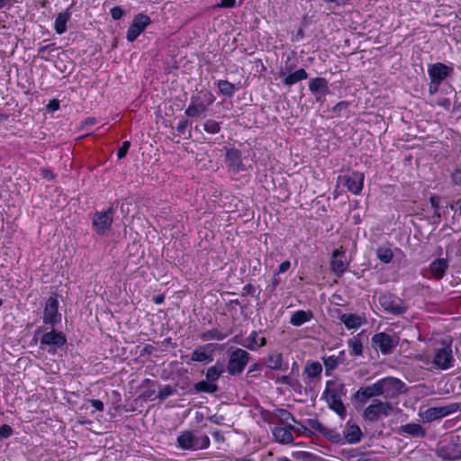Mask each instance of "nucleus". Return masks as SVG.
I'll return each mask as SVG.
<instances>
[{
	"label": "nucleus",
	"instance_id": "nucleus-1",
	"mask_svg": "<svg viewBox=\"0 0 461 461\" xmlns=\"http://www.w3.org/2000/svg\"><path fill=\"white\" fill-rule=\"evenodd\" d=\"M346 393L345 384L336 380H328L322 393V398L326 401L329 408L341 419H344L347 415L346 407L342 402V397Z\"/></svg>",
	"mask_w": 461,
	"mask_h": 461
},
{
	"label": "nucleus",
	"instance_id": "nucleus-2",
	"mask_svg": "<svg viewBox=\"0 0 461 461\" xmlns=\"http://www.w3.org/2000/svg\"><path fill=\"white\" fill-rule=\"evenodd\" d=\"M214 101L215 96L210 90L202 89L192 95L185 114L189 118H204Z\"/></svg>",
	"mask_w": 461,
	"mask_h": 461
},
{
	"label": "nucleus",
	"instance_id": "nucleus-3",
	"mask_svg": "<svg viewBox=\"0 0 461 461\" xmlns=\"http://www.w3.org/2000/svg\"><path fill=\"white\" fill-rule=\"evenodd\" d=\"M211 445L208 435L199 434L197 430L185 429L180 431L176 447L185 451H198L207 449Z\"/></svg>",
	"mask_w": 461,
	"mask_h": 461
},
{
	"label": "nucleus",
	"instance_id": "nucleus-4",
	"mask_svg": "<svg viewBox=\"0 0 461 461\" xmlns=\"http://www.w3.org/2000/svg\"><path fill=\"white\" fill-rule=\"evenodd\" d=\"M41 334L40 348L50 354H55L58 348H62L67 343L66 335L52 327L50 330L43 327H38L34 332V337Z\"/></svg>",
	"mask_w": 461,
	"mask_h": 461
},
{
	"label": "nucleus",
	"instance_id": "nucleus-5",
	"mask_svg": "<svg viewBox=\"0 0 461 461\" xmlns=\"http://www.w3.org/2000/svg\"><path fill=\"white\" fill-rule=\"evenodd\" d=\"M454 73L453 66L446 65L442 62H436L428 66V75L429 77V93L433 95L438 92L440 85Z\"/></svg>",
	"mask_w": 461,
	"mask_h": 461
},
{
	"label": "nucleus",
	"instance_id": "nucleus-6",
	"mask_svg": "<svg viewBox=\"0 0 461 461\" xmlns=\"http://www.w3.org/2000/svg\"><path fill=\"white\" fill-rule=\"evenodd\" d=\"M435 455L441 461L461 460V444L455 438L442 440L437 445Z\"/></svg>",
	"mask_w": 461,
	"mask_h": 461
},
{
	"label": "nucleus",
	"instance_id": "nucleus-7",
	"mask_svg": "<svg viewBox=\"0 0 461 461\" xmlns=\"http://www.w3.org/2000/svg\"><path fill=\"white\" fill-rule=\"evenodd\" d=\"M113 208L110 207L106 211L95 212L92 218V225L95 231L100 236L107 235L113 221Z\"/></svg>",
	"mask_w": 461,
	"mask_h": 461
},
{
	"label": "nucleus",
	"instance_id": "nucleus-8",
	"mask_svg": "<svg viewBox=\"0 0 461 461\" xmlns=\"http://www.w3.org/2000/svg\"><path fill=\"white\" fill-rule=\"evenodd\" d=\"M250 359V355L242 348H236L230 354L227 371L231 375L241 374Z\"/></svg>",
	"mask_w": 461,
	"mask_h": 461
},
{
	"label": "nucleus",
	"instance_id": "nucleus-9",
	"mask_svg": "<svg viewBox=\"0 0 461 461\" xmlns=\"http://www.w3.org/2000/svg\"><path fill=\"white\" fill-rule=\"evenodd\" d=\"M372 347L383 355H388L398 346L399 339L385 332H378L371 339Z\"/></svg>",
	"mask_w": 461,
	"mask_h": 461
},
{
	"label": "nucleus",
	"instance_id": "nucleus-10",
	"mask_svg": "<svg viewBox=\"0 0 461 461\" xmlns=\"http://www.w3.org/2000/svg\"><path fill=\"white\" fill-rule=\"evenodd\" d=\"M379 303L384 312L393 315H401L406 312L407 306L404 302L392 294H384L379 297Z\"/></svg>",
	"mask_w": 461,
	"mask_h": 461
},
{
	"label": "nucleus",
	"instance_id": "nucleus-11",
	"mask_svg": "<svg viewBox=\"0 0 461 461\" xmlns=\"http://www.w3.org/2000/svg\"><path fill=\"white\" fill-rule=\"evenodd\" d=\"M377 382L381 394L385 398H393L405 391V384L394 377H385Z\"/></svg>",
	"mask_w": 461,
	"mask_h": 461
},
{
	"label": "nucleus",
	"instance_id": "nucleus-12",
	"mask_svg": "<svg viewBox=\"0 0 461 461\" xmlns=\"http://www.w3.org/2000/svg\"><path fill=\"white\" fill-rule=\"evenodd\" d=\"M392 411V406L388 402L375 401L374 403L368 405L363 411V418L368 421H376L383 417H387Z\"/></svg>",
	"mask_w": 461,
	"mask_h": 461
},
{
	"label": "nucleus",
	"instance_id": "nucleus-13",
	"mask_svg": "<svg viewBox=\"0 0 461 461\" xmlns=\"http://www.w3.org/2000/svg\"><path fill=\"white\" fill-rule=\"evenodd\" d=\"M459 404L455 402L445 406L430 407L420 413L425 422H431L442 419L458 411Z\"/></svg>",
	"mask_w": 461,
	"mask_h": 461
},
{
	"label": "nucleus",
	"instance_id": "nucleus-14",
	"mask_svg": "<svg viewBox=\"0 0 461 461\" xmlns=\"http://www.w3.org/2000/svg\"><path fill=\"white\" fill-rule=\"evenodd\" d=\"M364 173L352 171L348 174L339 176V182L343 185L348 191L354 194H359L364 185Z\"/></svg>",
	"mask_w": 461,
	"mask_h": 461
},
{
	"label": "nucleus",
	"instance_id": "nucleus-15",
	"mask_svg": "<svg viewBox=\"0 0 461 461\" xmlns=\"http://www.w3.org/2000/svg\"><path fill=\"white\" fill-rule=\"evenodd\" d=\"M61 321V314L59 312V301L56 296H50L44 306L42 321L45 325L54 327Z\"/></svg>",
	"mask_w": 461,
	"mask_h": 461
},
{
	"label": "nucleus",
	"instance_id": "nucleus-16",
	"mask_svg": "<svg viewBox=\"0 0 461 461\" xmlns=\"http://www.w3.org/2000/svg\"><path fill=\"white\" fill-rule=\"evenodd\" d=\"M216 348V345L213 343H208L204 345L198 346L193 351L191 355L190 361H187V364H191V362H199L203 364H208L213 361V352Z\"/></svg>",
	"mask_w": 461,
	"mask_h": 461
},
{
	"label": "nucleus",
	"instance_id": "nucleus-17",
	"mask_svg": "<svg viewBox=\"0 0 461 461\" xmlns=\"http://www.w3.org/2000/svg\"><path fill=\"white\" fill-rule=\"evenodd\" d=\"M150 23L151 20L148 15L143 14H137L128 28L127 40L130 42L134 41Z\"/></svg>",
	"mask_w": 461,
	"mask_h": 461
},
{
	"label": "nucleus",
	"instance_id": "nucleus-18",
	"mask_svg": "<svg viewBox=\"0 0 461 461\" xmlns=\"http://www.w3.org/2000/svg\"><path fill=\"white\" fill-rule=\"evenodd\" d=\"M454 362L455 359L450 346L437 349L433 358V364L437 367L442 370H447L454 366Z\"/></svg>",
	"mask_w": 461,
	"mask_h": 461
},
{
	"label": "nucleus",
	"instance_id": "nucleus-19",
	"mask_svg": "<svg viewBox=\"0 0 461 461\" xmlns=\"http://www.w3.org/2000/svg\"><path fill=\"white\" fill-rule=\"evenodd\" d=\"M348 264L346 262V253L340 249L332 252L330 259V269L337 276H341L347 270Z\"/></svg>",
	"mask_w": 461,
	"mask_h": 461
},
{
	"label": "nucleus",
	"instance_id": "nucleus-20",
	"mask_svg": "<svg viewBox=\"0 0 461 461\" xmlns=\"http://www.w3.org/2000/svg\"><path fill=\"white\" fill-rule=\"evenodd\" d=\"M225 163L229 170L234 173H239L245 169L242 163L241 152L234 148L227 149L225 154Z\"/></svg>",
	"mask_w": 461,
	"mask_h": 461
},
{
	"label": "nucleus",
	"instance_id": "nucleus-21",
	"mask_svg": "<svg viewBox=\"0 0 461 461\" xmlns=\"http://www.w3.org/2000/svg\"><path fill=\"white\" fill-rule=\"evenodd\" d=\"M309 90L315 95L316 101L321 102V98L329 93V83L324 77H314L309 81Z\"/></svg>",
	"mask_w": 461,
	"mask_h": 461
},
{
	"label": "nucleus",
	"instance_id": "nucleus-22",
	"mask_svg": "<svg viewBox=\"0 0 461 461\" xmlns=\"http://www.w3.org/2000/svg\"><path fill=\"white\" fill-rule=\"evenodd\" d=\"M294 425L276 426L272 429V435L275 440L283 445H289L294 442Z\"/></svg>",
	"mask_w": 461,
	"mask_h": 461
},
{
	"label": "nucleus",
	"instance_id": "nucleus-23",
	"mask_svg": "<svg viewBox=\"0 0 461 461\" xmlns=\"http://www.w3.org/2000/svg\"><path fill=\"white\" fill-rule=\"evenodd\" d=\"M381 391L379 388L378 382H375L372 385L360 387L354 394V398L361 402L366 403L370 398L375 396H381Z\"/></svg>",
	"mask_w": 461,
	"mask_h": 461
},
{
	"label": "nucleus",
	"instance_id": "nucleus-24",
	"mask_svg": "<svg viewBox=\"0 0 461 461\" xmlns=\"http://www.w3.org/2000/svg\"><path fill=\"white\" fill-rule=\"evenodd\" d=\"M266 344V338L258 337V332L256 330H253L247 338L243 339L242 342H240V345L251 351H256Z\"/></svg>",
	"mask_w": 461,
	"mask_h": 461
},
{
	"label": "nucleus",
	"instance_id": "nucleus-25",
	"mask_svg": "<svg viewBox=\"0 0 461 461\" xmlns=\"http://www.w3.org/2000/svg\"><path fill=\"white\" fill-rule=\"evenodd\" d=\"M447 268L448 262L447 259L437 258L429 264V271L433 278L439 280L445 276Z\"/></svg>",
	"mask_w": 461,
	"mask_h": 461
},
{
	"label": "nucleus",
	"instance_id": "nucleus-26",
	"mask_svg": "<svg viewBox=\"0 0 461 461\" xmlns=\"http://www.w3.org/2000/svg\"><path fill=\"white\" fill-rule=\"evenodd\" d=\"M231 332H232L231 330H227V331H223L221 330L213 328V329H211V330H205V331L202 332L199 335V338L203 341H207V340H219V341H221V340L225 339L228 336H230L231 334Z\"/></svg>",
	"mask_w": 461,
	"mask_h": 461
},
{
	"label": "nucleus",
	"instance_id": "nucleus-27",
	"mask_svg": "<svg viewBox=\"0 0 461 461\" xmlns=\"http://www.w3.org/2000/svg\"><path fill=\"white\" fill-rule=\"evenodd\" d=\"M279 76L281 77H285L283 82L285 86H293L297 82L304 80L308 77V74L303 68L297 69L296 71L290 73L287 76H285V72L281 71L279 73Z\"/></svg>",
	"mask_w": 461,
	"mask_h": 461
},
{
	"label": "nucleus",
	"instance_id": "nucleus-28",
	"mask_svg": "<svg viewBox=\"0 0 461 461\" xmlns=\"http://www.w3.org/2000/svg\"><path fill=\"white\" fill-rule=\"evenodd\" d=\"M399 430L401 434H407L414 438H424L426 436V430L418 423L402 425Z\"/></svg>",
	"mask_w": 461,
	"mask_h": 461
},
{
	"label": "nucleus",
	"instance_id": "nucleus-29",
	"mask_svg": "<svg viewBox=\"0 0 461 461\" xmlns=\"http://www.w3.org/2000/svg\"><path fill=\"white\" fill-rule=\"evenodd\" d=\"M339 320L348 330L358 329L365 322L362 317L354 313H343Z\"/></svg>",
	"mask_w": 461,
	"mask_h": 461
},
{
	"label": "nucleus",
	"instance_id": "nucleus-30",
	"mask_svg": "<svg viewBox=\"0 0 461 461\" xmlns=\"http://www.w3.org/2000/svg\"><path fill=\"white\" fill-rule=\"evenodd\" d=\"M344 436L348 443L356 444L361 440L362 432L357 425L348 423L344 430Z\"/></svg>",
	"mask_w": 461,
	"mask_h": 461
},
{
	"label": "nucleus",
	"instance_id": "nucleus-31",
	"mask_svg": "<svg viewBox=\"0 0 461 461\" xmlns=\"http://www.w3.org/2000/svg\"><path fill=\"white\" fill-rule=\"evenodd\" d=\"M71 14L68 9L59 13L54 23V30L58 34H63L67 31V23L70 20Z\"/></svg>",
	"mask_w": 461,
	"mask_h": 461
},
{
	"label": "nucleus",
	"instance_id": "nucleus-32",
	"mask_svg": "<svg viewBox=\"0 0 461 461\" xmlns=\"http://www.w3.org/2000/svg\"><path fill=\"white\" fill-rule=\"evenodd\" d=\"M312 317L313 314L311 311L299 310L291 316L290 323L298 327L311 321Z\"/></svg>",
	"mask_w": 461,
	"mask_h": 461
},
{
	"label": "nucleus",
	"instance_id": "nucleus-33",
	"mask_svg": "<svg viewBox=\"0 0 461 461\" xmlns=\"http://www.w3.org/2000/svg\"><path fill=\"white\" fill-rule=\"evenodd\" d=\"M276 384H285L291 387L294 392L301 393L303 385L298 381V379L294 378L291 375H281L277 376L276 379Z\"/></svg>",
	"mask_w": 461,
	"mask_h": 461
},
{
	"label": "nucleus",
	"instance_id": "nucleus-34",
	"mask_svg": "<svg viewBox=\"0 0 461 461\" xmlns=\"http://www.w3.org/2000/svg\"><path fill=\"white\" fill-rule=\"evenodd\" d=\"M274 415L276 417L279 421L284 425H292L291 422L297 423V420L294 417V415L285 409L277 408L274 411Z\"/></svg>",
	"mask_w": 461,
	"mask_h": 461
},
{
	"label": "nucleus",
	"instance_id": "nucleus-35",
	"mask_svg": "<svg viewBox=\"0 0 461 461\" xmlns=\"http://www.w3.org/2000/svg\"><path fill=\"white\" fill-rule=\"evenodd\" d=\"M194 388L198 393H214L218 391V385L216 383H212L206 379V381H200L194 384Z\"/></svg>",
	"mask_w": 461,
	"mask_h": 461
},
{
	"label": "nucleus",
	"instance_id": "nucleus-36",
	"mask_svg": "<svg viewBox=\"0 0 461 461\" xmlns=\"http://www.w3.org/2000/svg\"><path fill=\"white\" fill-rule=\"evenodd\" d=\"M322 361L325 367V375L327 376L330 375V372L336 369L338 366L342 362V360L339 359V357L335 356L323 357Z\"/></svg>",
	"mask_w": 461,
	"mask_h": 461
},
{
	"label": "nucleus",
	"instance_id": "nucleus-37",
	"mask_svg": "<svg viewBox=\"0 0 461 461\" xmlns=\"http://www.w3.org/2000/svg\"><path fill=\"white\" fill-rule=\"evenodd\" d=\"M217 87L221 95L227 97H231L236 90V86L234 84L229 82L228 80H219L217 83Z\"/></svg>",
	"mask_w": 461,
	"mask_h": 461
},
{
	"label": "nucleus",
	"instance_id": "nucleus-38",
	"mask_svg": "<svg viewBox=\"0 0 461 461\" xmlns=\"http://www.w3.org/2000/svg\"><path fill=\"white\" fill-rule=\"evenodd\" d=\"M348 346L351 356H361L363 354V344L359 338L353 337L348 340Z\"/></svg>",
	"mask_w": 461,
	"mask_h": 461
},
{
	"label": "nucleus",
	"instance_id": "nucleus-39",
	"mask_svg": "<svg viewBox=\"0 0 461 461\" xmlns=\"http://www.w3.org/2000/svg\"><path fill=\"white\" fill-rule=\"evenodd\" d=\"M283 357L281 353L274 352L267 356V366L273 370H279L282 367Z\"/></svg>",
	"mask_w": 461,
	"mask_h": 461
},
{
	"label": "nucleus",
	"instance_id": "nucleus-40",
	"mask_svg": "<svg viewBox=\"0 0 461 461\" xmlns=\"http://www.w3.org/2000/svg\"><path fill=\"white\" fill-rule=\"evenodd\" d=\"M322 371V366L319 362L308 363L303 370V373L311 378L320 376Z\"/></svg>",
	"mask_w": 461,
	"mask_h": 461
},
{
	"label": "nucleus",
	"instance_id": "nucleus-41",
	"mask_svg": "<svg viewBox=\"0 0 461 461\" xmlns=\"http://www.w3.org/2000/svg\"><path fill=\"white\" fill-rule=\"evenodd\" d=\"M376 257L381 262L388 264L393 258V252L390 248L381 246L376 249Z\"/></svg>",
	"mask_w": 461,
	"mask_h": 461
},
{
	"label": "nucleus",
	"instance_id": "nucleus-42",
	"mask_svg": "<svg viewBox=\"0 0 461 461\" xmlns=\"http://www.w3.org/2000/svg\"><path fill=\"white\" fill-rule=\"evenodd\" d=\"M224 369L219 365L209 367L206 371V379L212 383H215L223 374Z\"/></svg>",
	"mask_w": 461,
	"mask_h": 461
},
{
	"label": "nucleus",
	"instance_id": "nucleus-43",
	"mask_svg": "<svg viewBox=\"0 0 461 461\" xmlns=\"http://www.w3.org/2000/svg\"><path fill=\"white\" fill-rule=\"evenodd\" d=\"M221 122H217L213 119H208L203 123V130L210 134H216L220 132Z\"/></svg>",
	"mask_w": 461,
	"mask_h": 461
},
{
	"label": "nucleus",
	"instance_id": "nucleus-44",
	"mask_svg": "<svg viewBox=\"0 0 461 461\" xmlns=\"http://www.w3.org/2000/svg\"><path fill=\"white\" fill-rule=\"evenodd\" d=\"M308 425L311 427V429H314L315 431H318L319 433L325 435L326 434V427L323 426L319 420L317 419H308L307 420Z\"/></svg>",
	"mask_w": 461,
	"mask_h": 461
},
{
	"label": "nucleus",
	"instance_id": "nucleus-45",
	"mask_svg": "<svg viewBox=\"0 0 461 461\" xmlns=\"http://www.w3.org/2000/svg\"><path fill=\"white\" fill-rule=\"evenodd\" d=\"M175 390L172 388V386L167 384L162 389L159 390L158 397L163 401L172 395L174 393Z\"/></svg>",
	"mask_w": 461,
	"mask_h": 461
},
{
	"label": "nucleus",
	"instance_id": "nucleus-46",
	"mask_svg": "<svg viewBox=\"0 0 461 461\" xmlns=\"http://www.w3.org/2000/svg\"><path fill=\"white\" fill-rule=\"evenodd\" d=\"M13 434V429L7 424H4L0 427V440L8 438Z\"/></svg>",
	"mask_w": 461,
	"mask_h": 461
},
{
	"label": "nucleus",
	"instance_id": "nucleus-47",
	"mask_svg": "<svg viewBox=\"0 0 461 461\" xmlns=\"http://www.w3.org/2000/svg\"><path fill=\"white\" fill-rule=\"evenodd\" d=\"M131 143L128 140H125L122 143V146L119 148L117 151V157L119 159L124 158L130 149Z\"/></svg>",
	"mask_w": 461,
	"mask_h": 461
},
{
	"label": "nucleus",
	"instance_id": "nucleus-48",
	"mask_svg": "<svg viewBox=\"0 0 461 461\" xmlns=\"http://www.w3.org/2000/svg\"><path fill=\"white\" fill-rule=\"evenodd\" d=\"M349 103L347 101H340L337 104H335L332 108V111L337 113L338 115H340V113L343 110H347L348 108Z\"/></svg>",
	"mask_w": 461,
	"mask_h": 461
},
{
	"label": "nucleus",
	"instance_id": "nucleus-49",
	"mask_svg": "<svg viewBox=\"0 0 461 461\" xmlns=\"http://www.w3.org/2000/svg\"><path fill=\"white\" fill-rule=\"evenodd\" d=\"M110 14L113 20H119L123 16L124 11L121 6H114L111 9Z\"/></svg>",
	"mask_w": 461,
	"mask_h": 461
},
{
	"label": "nucleus",
	"instance_id": "nucleus-50",
	"mask_svg": "<svg viewBox=\"0 0 461 461\" xmlns=\"http://www.w3.org/2000/svg\"><path fill=\"white\" fill-rule=\"evenodd\" d=\"M451 181L456 185H461V168H456L452 173Z\"/></svg>",
	"mask_w": 461,
	"mask_h": 461
},
{
	"label": "nucleus",
	"instance_id": "nucleus-51",
	"mask_svg": "<svg viewBox=\"0 0 461 461\" xmlns=\"http://www.w3.org/2000/svg\"><path fill=\"white\" fill-rule=\"evenodd\" d=\"M225 420V417L221 414H213L208 417V420L214 424H221L223 420Z\"/></svg>",
	"mask_w": 461,
	"mask_h": 461
},
{
	"label": "nucleus",
	"instance_id": "nucleus-52",
	"mask_svg": "<svg viewBox=\"0 0 461 461\" xmlns=\"http://www.w3.org/2000/svg\"><path fill=\"white\" fill-rule=\"evenodd\" d=\"M293 432H294L298 436H300V435H309L311 433L310 429L307 427L303 426V425H300L299 427H294V426Z\"/></svg>",
	"mask_w": 461,
	"mask_h": 461
},
{
	"label": "nucleus",
	"instance_id": "nucleus-53",
	"mask_svg": "<svg viewBox=\"0 0 461 461\" xmlns=\"http://www.w3.org/2000/svg\"><path fill=\"white\" fill-rule=\"evenodd\" d=\"M273 414L274 413H272L271 411H269L267 410H264V409H262L261 411H260V415H261L262 420L265 422H267V423H271L272 422Z\"/></svg>",
	"mask_w": 461,
	"mask_h": 461
},
{
	"label": "nucleus",
	"instance_id": "nucleus-54",
	"mask_svg": "<svg viewBox=\"0 0 461 461\" xmlns=\"http://www.w3.org/2000/svg\"><path fill=\"white\" fill-rule=\"evenodd\" d=\"M188 124H189V121L187 119L181 120L176 126V131L180 134H183L185 132V129L187 128Z\"/></svg>",
	"mask_w": 461,
	"mask_h": 461
},
{
	"label": "nucleus",
	"instance_id": "nucleus-55",
	"mask_svg": "<svg viewBox=\"0 0 461 461\" xmlns=\"http://www.w3.org/2000/svg\"><path fill=\"white\" fill-rule=\"evenodd\" d=\"M291 267V263L289 260H285L284 262H282L279 267H278V270L277 272L276 273V275H278V274H282V273H285Z\"/></svg>",
	"mask_w": 461,
	"mask_h": 461
},
{
	"label": "nucleus",
	"instance_id": "nucleus-56",
	"mask_svg": "<svg viewBox=\"0 0 461 461\" xmlns=\"http://www.w3.org/2000/svg\"><path fill=\"white\" fill-rule=\"evenodd\" d=\"M91 405L97 411H103L104 409V405L101 400L98 399H93L90 400Z\"/></svg>",
	"mask_w": 461,
	"mask_h": 461
},
{
	"label": "nucleus",
	"instance_id": "nucleus-57",
	"mask_svg": "<svg viewBox=\"0 0 461 461\" xmlns=\"http://www.w3.org/2000/svg\"><path fill=\"white\" fill-rule=\"evenodd\" d=\"M41 176L48 180H53L56 176V175L51 170L47 168H41Z\"/></svg>",
	"mask_w": 461,
	"mask_h": 461
},
{
	"label": "nucleus",
	"instance_id": "nucleus-58",
	"mask_svg": "<svg viewBox=\"0 0 461 461\" xmlns=\"http://www.w3.org/2000/svg\"><path fill=\"white\" fill-rule=\"evenodd\" d=\"M439 201H440V198H439V196H438V195H432V196H430V198H429V203H430V204H431V207H432L435 211L438 210V208H439Z\"/></svg>",
	"mask_w": 461,
	"mask_h": 461
},
{
	"label": "nucleus",
	"instance_id": "nucleus-59",
	"mask_svg": "<svg viewBox=\"0 0 461 461\" xmlns=\"http://www.w3.org/2000/svg\"><path fill=\"white\" fill-rule=\"evenodd\" d=\"M212 435L213 439L218 443H223L225 441V438L220 430H214L212 433Z\"/></svg>",
	"mask_w": 461,
	"mask_h": 461
},
{
	"label": "nucleus",
	"instance_id": "nucleus-60",
	"mask_svg": "<svg viewBox=\"0 0 461 461\" xmlns=\"http://www.w3.org/2000/svg\"><path fill=\"white\" fill-rule=\"evenodd\" d=\"M235 5V0H221V3L218 5L220 7L223 8H231Z\"/></svg>",
	"mask_w": 461,
	"mask_h": 461
},
{
	"label": "nucleus",
	"instance_id": "nucleus-61",
	"mask_svg": "<svg viewBox=\"0 0 461 461\" xmlns=\"http://www.w3.org/2000/svg\"><path fill=\"white\" fill-rule=\"evenodd\" d=\"M59 108V103L58 100H51L48 104V109L50 111H56Z\"/></svg>",
	"mask_w": 461,
	"mask_h": 461
},
{
	"label": "nucleus",
	"instance_id": "nucleus-62",
	"mask_svg": "<svg viewBox=\"0 0 461 461\" xmlns=\"http://www.w3.org/2000/svg\"><path fill=\"white\" fill-rule=\"evenodd\" d=\"M155 393V390H148L141 393L140 397L143 400H150L152 399L153 394Z\"/></svg>",
	"mask_w": 461,
	"mask_h": 461
},
{
	"label": "nucleus",
	"instance_id": "nucleus-63",
	"mask_svg": "<svg viewBox=\"0 0 461 461\" xmlns=\"http://www.w3.org/2000/svg\"><path fill=\"white\" fill-rule=\"evenodd\" d=\"M439 105L443 106L445 109L449 110L451 106V101L449 98H444L440 103Z\"/></svg>",
	"mask_w": 461,
	"mask_h": 461
},
{
	"label": "nucleus",
	"instance_id": "nucleus-64",
	"mask_svg": "<svg viewBox=\"0 0 461 461\" xmlns=\"http://www.w3.org/2000/svg\"><path fill=\"white\" fill-rule=\"evenodd\" d=\"M279 285V280L274 276L271 285L268 286V289L273 292L276 290V286Z\"/></svg>",
	"mask_w": 461,
	"mask_h": 461
}]
</instances>
